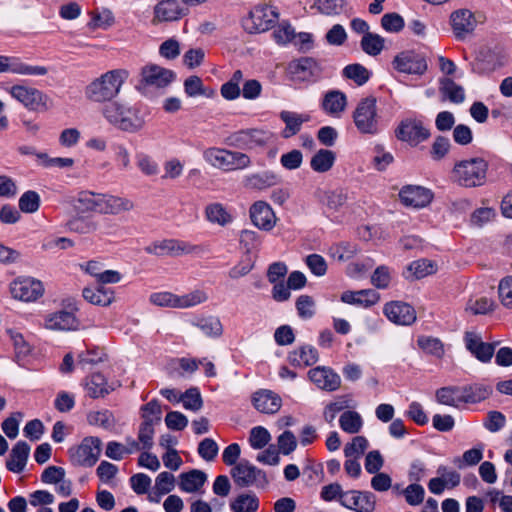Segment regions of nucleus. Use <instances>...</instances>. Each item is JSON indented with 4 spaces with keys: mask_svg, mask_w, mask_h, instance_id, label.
<instances>
[{
    "mask_svg": "<svg viewBox=\"0 0 512 512\" xmlns=\"http://www.w3.org/2000/svg\"><path fill=\"white\" fill-rule=\"evenodd\" d=\"M173 71L150 64L142 68L141 84L145 89H162L167 87L174 79Z\"/></svg>",
    "mask_w": 512,
    "mask_h": 512,
    "instance_id": "nucleus-14",
    "label": "nucleus"
},
{
    "mask_svg": "<svg viewBox=\"0 0 512 512\" xmlns=\"http://www.w3.org/2000/svg\"><path fill=\"white\" fill-rule=\"evenodd\" d=\"M380 300V295L373 289H363L359 291H345L341 295V301L351 305H358L369 308Z\"/></svg>",
    "mask_w": 512,
    "mask_h": 512,
    "instance_id": "nucleus-28",
    "label": "nucleus"
},
{
    "mask_svg": "<svg viewBox=\"0 0 512 512\" xmlns=\"http://www.w3.org/2000/svg\"><path fill=\"white\" fill-rule=\"evenodd\" d=\"M207 480L205 472L197 469L180 474L179 487L187 493H194L200 490Z\"/></svg>",
    "mask_w": 512,
    "mask_h": 512,
    "instance_id": "nucleus-34",
    "label": "nucleus"
},
{
    "mask_svg": "<svg viewBox=\"0 0 512 512\" xmlns=\"http://www.w3.org/2000/svg\"><path fill=\"white\" fill-rule=\"evenodd\" d=\"M357 252V245L349 242H343L331 248V256L339 262H346L352 259Z\"/></svg>",
    "mask_w": 512,
    "mask_h": 512,
    "instance_id": "nucleus-56",
    "label": "nucleus"
},
{
    "mask_svg": "<svg viewBox=\"0 0 512 512\" xmlns=\"http://www.w3.org/2000/svg\"><path fill=\"white\" fill-rule=\"evenodd\" d=\"M91 19L88 26L92 30L108 29L115 23V17L111 10L101 9L90 13Z\"/></svg>",
    "mask_w": 512,
    "mask_h": 512,
    "instance_id": "nucleus-46",
    "label": "nucleus"
},
{
    "mask_svg": "<svg viewBox=\"0 0 512 512\" xmlns=\"http://www.w3.org/2000/svg\"><path fill=\"white\" fill-rule=\"evenodd\" d=\"M418 346L427 354L441 359L445 354L444 345L440 339L421 336L417 340Z\"/></svg>",
    "mask_w": 512,
    "mask_h": 512,
    "instance_id": "nucleus-49",
    "label": "nucleus"
},
{
    "mask_svg": "<svg viewBox=\"0 0 512 512\" xmlns=\"http://www.w3.org/2000/svg\"><path fill=\"white\" fill-rule=\"evenodd\" d=\"M484 20L482 13H473L468 9H459L450 16L452 31L458 40H464L472 35L477 25Z\"/></svg>",
    "mask_w": 512,
    "mask_h": 512,
    "instance_id": "nucleus-10",
    "label": "nucleus"
},
{
    "mask_svg": "<svg viewBox=\"0 0 512 512\" xmlns=\"http://www.w3.org/2000/svg\"><path fill=\"white\" fill-rule=\"evenodd\" d=\"M102 442L97 437H86L75 447L70 448L69 455L74 465L92 467L99 459Z\"/></svg>",
    "mask_w": 512,
    "mask_h": 512,
    "instance_id": "nucleus-9",
    "label": "nucleus"
},
{
    "mask_svg": "<svg viewBox=\"0 0 512 512\" xmlns=\"http://www.w3.org/2000/svg\"><path fill=\"white\" fill-rule=\"evenodd\" d=\"M101 114L109 124L126 132H137L145 123L136 107L121 101L112 100L106 103Z\"/></svg>",
    "mask_w": 512,
    "mask_h": 512,
    "instance_id": "nucleus-2",
    "label": "nucleus"
},
{
    "mask_svg": "<svg viewBox=\"0 0 512 512\" xmlns=\"http://www.w3.org/2000/svg\"><path fill=\"white\" fill-rule=\"evenodd\" d=\"M347 106V98L344 93L338 90L327 92L322 101V109L333 117H340Z\"/></svg>",
    "mask_w": 512,
    "mask_h": 512,
    "instance_id": "nucleus-32",
    "label": "nucleus"
},
{
    "mask_svg": "<svg viewBox=\"0 0 512 512\" xmlns=\"http://www.w3.org/2000/svg\"><path fill=\"white\" fill-rule=\"evenodd\" d=\"M6 72L23 76H44L48 69L45 66L26 64L16 57L0 55V73Z\"/></svg>",
    "mask_w": 512,
    "mask_h": 512,
    "instance_id": "nucleus-18",
    "label": "nucleus"
},
{
    "mask_svg": "<svg viewBox=\"0 0 512 512\" xmlns=\"http://www.w3.org/2000/svg\"><path fill=\"white\" fill-rule=\"evenodd\" d=\"M82 296L87 302L103 307L109 306L114 301V292L103 286L96 288L85 287L82 291Z\"/></svg>",
    "mask_w": 512,
    "mask_h": 512,
    "instance_id": "nucleus-37",
    "label": "nucleus"
},
{
    "mask_svg": "<svg viewBox=\"0 0 512 512\" xmlns=\"http://www.w3.org/2000/svg\"><path fill=\"white\" fill-rule=\"evenodd\" d=\"M183 406L187 410L198 411L203 406L201 394L197 388H190L181 395Z\"/></svg>",
    "mask_w": 512,
    "mask_h": 512,
    "instance_id": "nucleus-61",
    "label": "nucleus"
},
{
    "mask_svg": "<svg viewBox=\"0 0 512 512\" xmlns=\"http://www.w3.org/2000/svg\"><path fill=\"white\" fill-rule=\"evenodd\" d=\"M339 425L344 432L356 434L361 430L363 420L359 413L355 411H346L341 414L339 418Z\"/></svg>",
    "mask_w": 512,
    "mask_h": 512,
    "instance_id": "nucleus-47",
    "label": "nucleus"
},
{
    "mask_svg": "<svg viewBox=\"0 0 512 512\" xmlns=\"http://www.w3.org/2000/svg\"><path fill=\"white\" fill-rule=\"evenodd\" d=\"M128 75L125 69H113L101 74L85 87L86 99L93 103H108L114 100L121 92Z\"/></svg>",
    "mask_w": 512,
    "mask_h": 512,
    "instance_id": "nucleus-1",
    "label": "nucleus"
},
{
    "mask_svg": "<svg viewBox=\"0 0 512 512\" xmlns=\"http://www.w3.org/2000/svg\"><path fill=\"white\" fill-rule=\"evenodd\" d=\"M314 7L323 15H339L344 9V0H315Z\"/></svg>",
    "mask_w": 512,
    "mask_h": 512,
    "instance_id": "nucleus-57",
    "label": "nucleus"
},
{
    "mask_svg": "<svg viewBox=\"0 0 512 512\" xmlns=\"http://www.w3.org/2000/svg\"><path fill=\"white\" fill-rule=\"evenodd\" d=\"M29 452L30 447L26 442H18L13 447L9 459L7 460V468L14 473L23 471L27 463Z\"/></svg>",
    "mask_w": 512,
    "mask_h": 512,
    "instance_id": "nucleus-36",
    "label": "nucleus"
},
{
    "mask_svg": "<svg viewBox=\"0 0 512 512\" xmlns=\"http://www.w3.org/2000/svg\"><path fill=\"white\" fill-rule=\"evenodd\" d=\"M335 159L336 156L333 151L327 149H320L311 158L310 166L315 172L324 173L332 168Z\"/></svg>",
    "mask_w": 512,
    "mask_h": 512,
    "instance_id": "nucleus-44",
    "label": "nucleus"
},
{
    "mask_svg": "<svg viewBox=\"0 0 512 512\" xmlns=\"http://www.w3.org/2000/svg\"><path fill=\"white\" fill-rule=\"evenodd\" d=\"M318 351L312 346H302L289 353L288 359L293 366H311L318 361Z\"/></svg>",
    "mask_w": 512,
    "mask_h": 512,
    "instance_id": "nucleus-38",
    "label": "nucleus"
},
{
    "mask_svg": "<svg viewBox=\"0 0 512 512\" xmlns=\"http://www.w3.org/2000/svg\"><path fill=\"white\" fill-rule=\"evenodd\" d=\"M77 321L73 313L68 311H56L46 316L44 327L53 331H66L76 327Z\"/></svg>",
    "mask_w": 512,
    "mask_h": 512,
    "instance_id": "nucleus-30",
    "label": "nucleus"
},
{
    "mask_svg": "<svg viewBox=\"0 0 512 512\" xmlns=\"http://www.w3.org/2000/svg\"><path fill=\"white\" fill-rule=\"evenodd\" d=\"M384 315L394 324L411 325L416 321V312L408 303L390 301L383 307Z\"/></svg>",
    "mask_w": 512,
    "mask_h": 512,
    "instance_id": "nucleus-19",
    "label": "nucleus"
},
{
    "mask_svg": "<svg viewBox=\"0 0 512 512\" xmlns=\"http://www.w3.org/2000/svg\"><path fill=\"white\" fill-rule=\"evenodd\" d=\"M194 325L207 337L217 338L223 333L220 319L214 316L199 318L194 322Z\"/></svg>",
    "mask_w": 512,
    "mask_h": 512,
    "instance_id": "nucleus-45",
    "label": "nucleus"
},
{
    "mask_svg": "<svg viewBox=\"0 0 512 512\" xmlns=\"http://www.w3.org/2000/svg\"><path fill=\"white\" fill-rule=\"evenodd\" d=\"M231 138L239 148L256 150L265 147L269 143L271 134L264 130L249 129L236 132Z\"/></svg>",
    "mask_w": 512,
    "mask_h": 512,
    "instance_id": "nucleus-17",
    "label": "nucleus"
},
{
    "mask_svg": "<svg viewBox=\"0 0 512 512\" xmlns=\"http://www.w3.org/2000/svg\"><path fill=\"white\" fill-rule=\"evenodd\" d=\"M249 217L255 227L265 232L271 231L278 220L272 207L262 200L256 201L250 206Z\"/></svg>",
    "mask_w": 512,
    "mask_h": 512,
    "instance_id": "nucleus-15",
    "label": "nucleus"
},
{
    "mask_svg": "<svg viewBox=\"0 0 512 512\" xmlns=\"http://www.w3.org/2000/svg\"><path fill=\"white\" fill-rule=\"evenodd\" d=\"M352 117L360 133L375 135L379 132L380 116L375 97L369 96L361 99L353 111Z\"/></svg>",
    "mask_w": 512,
    "mask_h": 512,
    "instance_id": "nucleus-4",
    "label": "nucleus"
},
{
    "mask_svg": "<svg viewBox=\"0 0 512 512\" xmlns=\"http://www.w3.org/2000/svg\"><path fill=\"white\" fill-rule=\"evenodd\" d=\"M399 197L405 206L423 208L432 201L433 194L424 187L409 185L401 189Z\"/></svg>",
    "mask_w": 512,
    "mask_h": 512,
    "instance_id": "nucleus-21",
    "label": "nucleus"
},
{
    "mask_svg": "<svg viewBox=\"0 0 512 512\" xmlns=\"http://www.w3.org/2000/svg\"><path fill=\"white\" fill-rule=\"evenodd\" d=\"M253 404L261 413L274 414L280 410L282 400L271 390H260L254 393Z\"/></svg>",
    "mask_w": 512,
    "mask_h": 512,
    "instance_id": "nucleus-27",
    "label": "nucleus"
},
{
    "mask_svg": "<svg viewBox=\"0 0 512 512\" xmlns=\"http://www.w3.org/2000/svg\"><path fill=\"white\" fill-rule=\"evenodd\" d=\"M231 476L239 487H249L265 474L246 460L240 461L231 470Z\"/></svg>",
    "mask_w": 512,
    "mask_h": 512,
    "instance_id": "nucleus-23",
    "label": "nucleus"
},
{
    "mask_svg": "<svg viewBox=\"0 0 512 512\" xmlns=\"http://www.w3.org/2000/svg\"><path fill=\"white\" fill-rule=\"evenodd\" d=\"M203 157L213 167L227 171L245 169L251 164L249 156L245 153L223 148H208L204 151Z\"/></svg>",
    "mask_w": 512,
    "mask_h": 512,
    "instance_id": "nucleus-5",
    "label": "nucleus"
},
{
    "mask_svg": "<svg viewBox=\"0 0 512 512\" xmlns=\"http://www.w3.org/2000/svg\"><path fill=\"white\" fill-rule=\"evenodd\" d=\"M103 194L82 191L74 200V208L79 213H100L102 210Z\"/></svg>",
    "mask_w": 512,
    "mask_h": 512,
    "instance_id": "nucleus-31",
    "label": "nucleus"
},
{
    "mask_svg": "<svg viewBox=\"0 0 512 512\" xmlns=\"http://www.w3.org/2000/svg\"><path fill=\"white\" fill-rule=\"evenodd\" d=\"M280 119L285 123V128L281 132L283 138L288 139L296 135L300 130L303 123L310 120L308 114H299L291 111H282Z\"/></svg>",
    "mask_w": 512,
    "mask_h": 512,
    "instance_id": "nucleus-33",
    "label": "nucleus"
},
{
    "mask_svg": "<svg viewBox=\"0 0 512 512\" xmlns=\"http://www.w3.org/2000/svg\"><path fill=\"white\" fill-rule=\"evenodd\" d=\"M133 208V202L127 198L103 194L101 214L118 215Z\"/></svg>",
    "mask_w": 512,
    "mask_h": 512,
    "instance_id": "nucleus-35",
    "label": "nucleus"
},
{
    "mask_svg": "<svg viewBox=\"0 0 512 512\" xmlns=\"http://www.w3.org/2000/svg\"><path fill=\"white\" fill-rule=\"evenodd\" d=\"M277 177L269 172L253 173L243 178V186L252 190H263L275 185Z\"/></svg>",
    "mask_w": 512,
    "mask_h": 512,
    "instance_id": "nucleus-39",
    "label": "nucleus"
},
{
    "mask_svg": "<svg viewBox=\"0 0 512 512\" xmlns=\"http://www.w3.org/2000/svg\"><path fill=\"white\" fill-rule=\"evenodd\" d=\"M206 219L221 227L226 226L233 220L232 215L220 203H212L205 209Z\"/></svg>",
    "mask_w": 512,
    "mask_h": 512,
    "instance_id": "nucleus-43",
    "label": "nucleus"
},
{
    "mask_svg": "<svg viewBox=\"0 0 512 512\" xmlns=\"http://www.w3.org/2000/svg\"><path fill=\"white\" fill-rule=\"evenodd\" d=\"M233 512H256L259 500L254 494H241L231 502Z\"/></svg>",
    "mask_w": 512,
    "mask_h": 512,
    "instance_id": "nucleus-48",
    "label": "nucleus"
},
{
    "mask_svg": "<svg viewBox=\"0 0 512 512\" xmlns=\"http://www.w3.org/2000/svg\"><path fill=\"white\" fill-rule=\"evenodd\" d=\"M196 247L176 239L155 241L145 247L148 254L155 256H179L192 253Z\"/></svg>",
    "mask_w": 512,
    "mask_h": 512,
    "instance_id": "nucleus-16",
    "label": "nucleus"
},
{
    "mask_svg": "<svg viewBox=\"0 0 512 512\" xmlns=\"http://www.w3.org/2000/svg\"><path fill=\"white\" fill-rule=\"evenodd\" d=\"M279 17L278 11L275 7L267 4H258L249 13V16L244 19V28L249 33H260L270 29Z\"/></svg>",
    "mask_w": 512,
    "mask_h": 512,
    "instance_id": "nucleus-8",
    "label": "nucleus"
},
{
    "mask_svg": "<svg viewBox=\"0 0 512 512\" xmlns=\"http://www.w3.org/2000/svg\"><path fill=\"white\" fill-rule=\"evenodd\" d=\"M495 303L487 297L470 298L465 306V312L472 315H482L492 312Z\"/></svg>",
    "mask_w": 512,
    "mask_h": 512,
    "instance_id": "nucleus-50",
    "label": "nucleus"
},
{
    "mask_svg": "<svg viewBox=\"0 0 512 512\" xmlns=\"http://www.w3.org/2000/svg\"><path fill=\"white\" fill-rule=\"evenodd\" d=\"M10 293L16 300L34 302L44 294V286L33 277H18L11 282Z\"/></svg>",
    "mask_w": 512,
    "mask_h": 512,
    "instance_id": "nucleus-11",
    "label": "nucleus"
},
{
    "mask_svg": "<svg viewBox=\"0 0 512 512\" xmlns=\"http://www.w3.org/2000/svg\"><path fill=\"white\" fill-rule=\"evenodd\" d=\"M184 14L177 0H162L154 7V24L179 20Z\"/></svg>",
    "mask_w": 512,
    "mask_h": 512,
    "instance_id": "nucleus-26",
    "label": "nucleus"
},
{
    "mask_svg": "<svg viewBox=\"0 0 512 512\" xmlns=\"http://www.w3.org/2000/svg\"><path fill=\"white\" fill-rule=\"evenodd\" d=\"M361 48L366 54L376 56L384 48V39L378 34L366 33L361 39Z\"/></svg>",
    "mask_w": 512,
    "mask_h": 512,
    "instance_id": "nucleus-51",
    "label": "nucleus"
},
{
    "mask_svg": "<svg viewBox=\"0 0 512 512\" xmlns=\"http://www.w3.org/2000/svg\"><path fill=\"white\" fill-rule=\"evenodd\" d=\"M271 440V435L269 431L262 427L256 426L253 427L250 431L249 435V443L254 449H262L264 448Z\"/></svg>",
    "mask_w": 512,
    "mask_h": 512,
    "instance_id": "nucleus-58",
    "label": "nucleus"
},
{
    "mask_svg": "<svg viewBox=\"0 0 512 512\" xmlns=\"http://www.w3.org/2000/svg\"><path fill=\"white\" fill-rule=\"evenodd\" d=\"M142 419L143 422H150L152 424H158L161 420L162 410L158 401L152 400L142 406Z\"/></svg>",
    "mask_w": 512,
    "mask_h": 512,
    "instance_id": "nucleus-63",
    "label": "nucleus"
},
{
    "mask_svg": "<svg viewBox=\"0 0 512 512\" xmlns=\"http://www.w3.org/2000/svg\"><path fill=\"white\" fill-rule=\"evenodd\" d=\"M315 196L322 205L333 212L340 211L348 200L347 193L343 189H318Z\"/></svg>",
    "mask_w": 512,
    "mask_h": 512,
    "instance_id": "nucleus-29",
    "label": "nucleus"
},
{
    "mask_svg": "<svg viewBox=\"0 0 512 512\" xmlns=\"http://www.w3.org/2000/svg\"><path fill=\"white\" fill-rule=\"evenodd\" d=\"M7 92L29 111L42 113L52 107L49 96L37 88L17 84L9 87Z\"/></svg>",
    "mask_w": 512,
    "mask_h": 512,
    "instance_id": "nucleus-6",
    "label": "nucleus"
},
{
    "mask_svg": "<svg viewBox=\"0 0 512 512\" xmlns=\"http://www.w3.org/2000/svg\"><path fill=\"white\" fill-rule=\"evenodd\" d=\"M441 91L451 102L462 103L465 99L463 87L449 78L441 80Z\"/></svg>",
    "mask_w": 512,
    "mask_h": 512,
    "instance_id": "nucleus-53",
    "label": "nucleus"
},
{
    "mask_svg": "<svg viewBox=\"0 0 512 512\" xmlns=\"http://www.w3.org/2000/svg\"><path fill=\"white\" fill-rule=\"evenodd\" d=\"M375 496L370 492H345L341 505L356 512H373L375 509Z\"/></svg>",
    "mask_w": 512,
    "mask_h": 512,
    "instance_id": "nucleus-20",
    "label": "nucleus"
},
{
    "mask_svg": "<svg viewBox=\"0 0 512 512\" xmlns=\"http://www.w3.org/2000/svg\"><path fill=\"white\" fill-rule=\"evenodd\" d=\"M85 388L87 394L92 398L104 397L112 390L105 377L100 373H94L88 377Z\"/></svg>",
    "mask_w": 512,
    "mask_h": 512,
    "instance_id": "nucleus-41",
    "label": "nucleus"
},
{
    "mask_svg": "<svg viewBox=\"0 0 512 512\" xmlns=\"http://www.w3.org/2000/svg\"><path fill=\"white\" fill-rule=\"evenodd\" d=\"M436 399L443 405L457 407L466 403L465 391L460 387H443L436 391Z\"/></svg>",
    "mask_w": 512,
    "mask_h": 512,
    "instance_id": "nucleus-40",
    "label": "nucleus"
},
{
    "mask_svg": "<svg viewBox=\"0 0 512 512\" xmlns=\"http://www.w3.org/2000/svg\"><path fill=\"white\" fill-rule=\"evenodd\" d=\"M395 133L399 140L408 142L413 146L425 141L430 136V132L424 127L423 122L415 118L402 120Z\"/></svg>",
    "mask_w": 512,
    "mask_h": 512,
    "instance_id": "nucleus-13",
    "label": "nucleus"
},
{
    "mask_svg": "<svg viewBox=\"0 0 512 512\" xmlns=\"http://www.w3.org/2000/svg\"><path fill=\"white\" fill-rule=\"evenodd\" d=\"M350 401L349 396H340L335 401L329 403L323 412L325 421L332 423L340 411L350 407Z\"/></svg>",
    "mask_w": 512,
    "mask_h": 512,
    "instance_id": "nucleus-55",
    "label": "nucleus"
},
{
    "mask_svg": "<svg viewBox=\"0 0 512 512\" xmlns=\"http://www.w3.org/2000/svg\"><path fill=\"white\" fill-rule=\"evenodd\" d=\"M465 345L467 350L481 362H489L494 354V344L484 342L481 337L474 332L465 333Z\"/></svg>",
    "mask_w": 512,
    "mask_h": 512,
    "instance_id": "nucleus-24",
    "label": "nucleus"
},
{
    "mask_svg": "<svg viewBox=\"0 0 512 512\" xmlns=\"http://www.w3.org/2000/svg\"><path fill=\"white\" fill-rule=\"evenodd\" d=\"M207 294L202 290H194L184 295H176L168 291L150 295V302L159 307L186 309L206 302Z\"/></svg>",
    "mask_w": 512,
    "mask_h": 512,
    "instance_id": "nucleus-7",
    "label": "nucleus"
},
{
    "mask_svg": "<svg viewBox=\"0 0 512 512\" xmlns=\"http://www.w3.org/2000/svg\"><path fill=\"white\" fill-rule=\"evenodd\" d=\"M487 171L488 162L482 157H473L455 162L450 177L459 186L474 188L485 184Z\"/></svg>",
    "mask_w": 512,
    "mask_h": 512,
    "instance_id": "nucleus-3",
    "label": "nucleus"
},
{
    "mask_svg": "<svg viewBox=\"0 0 512 512\" xmlns=\"http://www.w3.org/2000/svg\"><path fill=\"white\" fill-rule=\"evenodd\" d=\"M390 282L391 271L390 268L385 265L378 266L371 275V284L378 289L388 288Z\"/></svg>",
    "mask_w": 512,
    "mask_h": 512,
    "instance_id": "nucleus-62",
    "label": "nucleus"
},
{
    "mask_svg": "<svg viewBox=\"0 0 512 512\" xmlns=\"http://www.w3.org/2000/svg\"><path fill=\"white\" fill-rule=\"evenodd\" d=\"M392 67L399 73L423 75L428 68L426 59L413 50L398 53L392 60Z\"/></svg>",
    "mask_w": 512,
    "mask_h": 512,
    "instance_id": "nucleus-12",
    "label": "nucleus"
},
{
    "mask_svg": "<svg viewBox=\"0 0 512 512\" xmlns=\"http://www.w3.org/2000/svg\"><path fill=\"white\" fill-rule=\"evenodd\" d=\"M106 358L107 354L102 348L96 347L87 349L85 352L78 355L77 365L85 369L88 365H95L105 361Z\"/></svg>",
    "mask_w": 512,
    "mask_h": 512,
    "instance_id": "nucleus-52",
    "label": "nucleus"
},
{
    "mask_svg": "<svg viewBox=\"0 0 512 512\" xmlns=\"http://www.w3.org/2000/svg\"><path fill=\"white\" fill-rule=\"evenodd\" d=\"M343 75L353 80L357 85L365 84L370 78V72L361 64H350L343 69Z\"/></svg>",
    "mask_w": 512,
    "mask_h": 512,
    "instance_id": "nucleus-54",
    "label": "nucleus"
},
{
    "mask_svg": "<svg viewBox=\"0 0 512 512\" xmlns=\"http://www.w3.org/2000/svg\"><path fill=\"white\" fill-rule=\"evenodd\" d=\"M289 71L294 80L307 81L313 77L319 76L321 68L314 59L304 57L291 62Z\"/></svg>",
    "mask_w": 512,
    "mask_h": 512,
    "instance_id": "nucleus-25",
    "label": "nucleus"
},
{
    "mask_svg": "<svg viewBox=\"0 0 512 512\" xmlns=\"http://www.w3.org/2000/svg\"><path fill=\"white\" fill-rule=\"evenodd\" d=\"M498 294L502 305L512 308V276H507L500 281Z\"/></svg>",
    "mask_w": 512,
    "mask_h": 512,
    "instance_id": "nucleus-64",
    "label": "nucleus"
},
{
    "mask_svg": "<svg viewBox=\"0 0 512 512\" xmlns=\"http://www.w3.org/2000/svg\"><path fill=\"white\" fill-rule=\"evenodd\" d=\"M368 447V441L363 436H356L344 448V454L347 458L358 459L362 456Z\"/></svg>",
    "mask_w": 512,
    "mask_h": 512,
    "instance_id": "nucleus-60",
    "label": "nucleus"
},
{
    "mask_svg": "<svg viewBox=\"0 0 512 512\" xmlns=\"http://www.w3.org/2000/svg\"><path fill=\"white\" fill-rule=\"evenodd\" d=\"M277 446L279 454L289 455L297 448V439L290 430H285L277 438Z\"/></svg>",
    "mask_w": 512,
    "mask_h": 512,
    "instance_id": "nucleus-59",
    "label": "nucleus"
},
{
    "mask_svg": "<svg viewBox=\"0 0 512 512\" xmlns=\"http://www.w3.org/2000/svg\"><path fill=\"white\" fill-rule=\"evenodd\" d=\"M437 266L434 262L426 259L413 261L407 267V279H422L428 275L436 273Z\"/></svg>",
    "mask_w": 512,
    "mask_h": 512,
    "instance_id": "nucleus-42",
    "label": "nucleus"
},
{
    "mask_svg": "<svg viewBox=\"0 0 512 512\" xmlns=\"http://www.w3.org/2000/svg\"><path fill=\"white\" fill-rule=\"evenodd\" d=\"M309 379L320 389L335 391L341 385V379L332 369L318 366L308 372Z\"/></svg>",
    "mask_w": 512,
    "mask_h": 512,
    "instance_id": "nucleus-22",
    "label": "nucleus"
}]
</instances>
